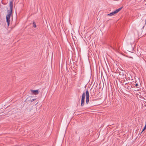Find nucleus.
<instances>
[{
  "mask_svg": "<svg viewBox=\"0 0 146 146\" xmlns=\"http://www.w3.org/2000/svg\"><path fill=\"white\" fill-rule=\"evenodd\" d=\"M85 96V92H84L82 94V96L81 102V107H83L84 105Z\"/></svg>",
  "mask_w": 146,
  "mask_h": 146,
  "instance_id": "obj_3",
  "label": "nucleus"
},
{
  "mask_svg": "<svg viewBox=\"0 0 146 146\" xmlns=\"http://www.w3.org/2000/svg\"><path fill=\"white\" fill-rule=\"evenodd\" d=\"M145 24H146V19L145 20Z\"/></svg>",
  "mask_w": 146,
  "mask_h": 146,
  "instance_id": "obj_12",
  "label": "nucleus"
},
{
  "mask_svg": "<svg viewBox=\"0 0 146 146\" xmlns=\"http://www.w3.org/2000/svg\"><path fill=\"white\" fill-rule=\"evenodd\" d=\"M146 129V121L145 122V126H144V127L143 129L142 132H143L144 130H145Z\"/></svg>",
  "mask_w": 146,
  "mask_h": 146,
  "instance_id": "obj_9",
  "label": "nucleus"
},
{
  "mask_svg": "<svg viewBox=\"0 0 146 146\" xmlns=\"http://www.w3.org/2000/svg\"><path fill=\"white\" fill-rule=\"evenodd\" d=\"M33 27H34L36 28V25L35 22L34 21H33Z\"/></svg>",
  "mask_w": 146,
  "mask_h": 146,
  "instance_id": "obj_7",
  "label": "nucleus"
},
{
  "mask_svg": "<svg viewBox=\"0 0 146 146\" xmlns=\"http://www.w3.org/2000/svg\"><path fill=\"white\" fill-rule=\"evenodd\" d=\"M35 100V99H33V100H32L31 101L32 102H33Z\"/></svg>",
  "mask_w": 146,
  "mask_h": 146,
  "instance_id": "obj_11",
  "label": "nucleus"
},
{
  "mask_svg": "<svg viewBox=\"0 0 146 146\" xmlns=\"http://www.w3.org/2000/svg\"><path fill=\"white\" fill-rule=\"evenodd\" d=\"M135 86L136 88H139V86L138 85L137 83L135 85Z\"/></svg>",
  "mask_w": 146,
  "mask_h": 146,
  "instance_id": "obj_10",
  "label": "nucleus"
},
{
  "mask_svg": "<svg viewBox=\"0 0 146 146\" xmlns=\"http://www.w3.org/2000/svg\"><path fill=\"white\" fill-rule=\"evenodd\" d=\"M113 15H114L113 13V12H112L109 14H108L107 15L111 16Z\"/></svg>",
  "mask_w": 146,
  "mask_h": 146,
  "instance_id": "obj_8",
  "label": "nucleus"
},
{
  "mask_svg": "<svg viewBox=\"0 0 146 146\" xmlns=\"http://www.w3.org/2000/svg\"><path fill=\"white\" fill-rule=\"evenodd\" d=\"M85 93L86 96V103L87 104H88L89 101V94L88 90L87 89Z\"/></svg>",
  "mask_w": 146,
  "mask_h": 146,
  "instance_id": "obj_2",
  "label": "nucleus"
},
{
  "mask_svg": "<svg viewBox=\"0 0 146 146\" xmlns=\"http://www.w3.org/2000/svg\"><path fill=\"white\" fill-rule=\"evenodd\" d=\"M121 9H122V7L119 8H118V9H116L113 12L114 15L117 13L119 11L121 10Z\"/></svg>",
  "mask_w": 146,
  "mask_h": 146,
  "instance_id": "obj_4",
  "label": "nucleus"
},
{
  "mask_svg": "<svg viewBox=\"0 0 146 146\" xmlns=\"http://www.w3.org/2000/svg\"><path fill=\"white\" fill-rule=\"evenodd\" d=\"M124 86L125 88H126L128 89H131L130 87L129 86H128V85L127 84H125V86Z\"/></svg>",
  "mask_w": 146,
  "mask_h": 146,
  "instance_id": "obj_6",
  "label": "nucleus"
},
{
  "mask_svg": "<svg viewBox=\"0 0 146 146\" xmlns=\"http://www.w3.org/2000/svg\"><path fill=\"white\" fill-rule=\"evenodd\" d=\"M9 6L10 10L7 11V14L6 16V22L7 23V26H9L10 23V16L11 15L13 7V3L12 1L9 2Z\"/></svg>",
  "mask_w": 146,
  "mask_h": 146,
  "instance_id": "obj_1",
  "label": "nucleus"
},
{
  "mask_svg": "<svg viewBox=\"0 0 146 146\" xmlns=\"http://www.w3.org/2000/svg\"><path fill=\"white\" fill-rule=\"evenodd\" d=\"M31 92L33 94L35 95H36L39 93L38 90H31Z\"/></svg>",
  "mask_w": 146,
  "mask_h": 146,
  "instance_id": "obj_5",
  "label": "nucleus"
}]
</instances>
